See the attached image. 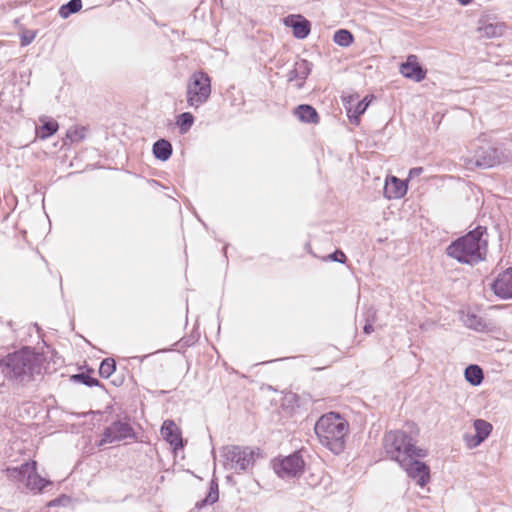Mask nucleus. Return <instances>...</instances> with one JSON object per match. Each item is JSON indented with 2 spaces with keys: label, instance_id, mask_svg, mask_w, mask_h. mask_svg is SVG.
I'll use <instances>...</instances> for the list:
<instances>
[{
  "label": "nucleus",
  "instance_id": "1",
  "mask_svg": "<svg viewBox=\"0 0 512 512\" xmlns=\"http://www.w3.org/2000/svg\"><path fill=\"white\" fill-rule=\"evenodd\" d=\"M42 358L30 347H24L0 360L3 375L19 384H27L40 375Z\"/></svg>",
  "mask_w": 512,
  "mask_h": 512
},
{
  "label": "nucleus",
  "instance_id": "2",
  "mask_svg": "<svg viewBox=\"0 0 512 512\" xmlns=\"http://www.w3.org/2000/svg\"><path fill=\"white\" fill-rule=\"evenodd\" d=\"M487 229L484 226H477L466 235L453 241L446 249L449 257L460 263L473 265L484 260L488 240L484 238Z\"/></svg>",
  "mask_w": 512,
  "mask_h": 512
},
{
  "label": "nucleus",
  "instance_id": "3",
  "mask_svg": "<svg viewBox=\"0 0 512 512\" xmlns=\"http://www.w3.org/2000/svg\"><path fill=\"white\" fill-rule=\"evenodd\" d=\"M348 430V422L336 412L322 415L314 425L319 442L336 455L345 449Z\"/></svg>",
  "mask_w": 512,
  "mask_h": 512
},
{
  "label": "nucleus",
  "instance_id": "4",
  "mask_svg": "<svg viewBox=\"0 0 512 512\" xmlns=\"http://www.w3.org/2000/svg\"><path fill=\"white\" fill-rule=\"evenodd\" d=\"M383 447L386 455L398 464L410 456H426L423 449L415 447L414 438L401 430L387 432L384 435Z\"/></svg>",
  "mask_w": 512,
  "mask_h": 512
},
{
  "label": "nucleus",
  "instance_id": "5",
  "mask_svg": "<svg viewBox=\"0 0 512 512\" xmlns=\"http://www.w3.org/2000/svg\"><path fill=\"white\" fill-rule=\"evenodd\" d=\"M221 455L224 458V468L237 473L247 471L255 462V450L247 446H224Z\"/></svg>",
  "mask_w": 512,
  "mask_h": 512
},
{
  "label": "nucleus",
  "instance_id": "6",
  "mask_svg": "<svg viewBox=\"0 0 512 512\" xmlns=\"http://www.w3.org/2000/svg\"><path fill=\"white\" fill-rule=\"evenodd\" d=\"M211 94V79L203 71L194 72L188 79L186 100L189 107L198 108Z\"/></svg>",
  "mask_w": 512,
  "mask_h": 512
},
{
  "label": "nucleus",
  "instance_id": "7",
  "mask_svg": "<svg viewBox=\"0 0 512 512\" xmlns=\"http://www.w3.org/2000/svg\"><path fill=\"white\" fill-rule=\"evenodd\" d=\"M8 476L11 479L25 483L26 487L34 492H41L49 481L39 476L36 472V462H25L18 467L8 468Z\"/></svg>",
  "mask_w": 512,
  "mask_h": 512
},
{
  "label": "nucleus",
  "instance_id": "8",
  "mask_svg": "<svg viewBox=\"0 0 512 512\" xmlns=\"http://www.w3.org/2000/svg\"><path fill=\"white\" fill-rule=\"evenodd\" d=\"M127 439L135 440L136 433L128 419L116 420L106 427L98 446L120 442Z\"/></svg>",
  "mask_w": 512,
  "mask_h": 512
},
{
  "label": "nucleus",
  "instance_id": "9",
  "mask_svg": "<svg viewBox=\"0 0 512 512\" xmlns=\"http://www.w3.org/2000/svg\"><path fill=\"white\" fill-rule=\"evenodd\" d=\"M464 162L467 167L472 166L487 169L495 166L500 162L498 150L488 144L478 147L473 157H465Z\"/></svg>",
  "mask_w": 512,
  "mask_h": 512
},
{
  "label": "nucleus",
  "instance_id": "10",
  "mask_svg": "<svg viewBox=\"0 0 512 512\" xmlns=\"http://www.w3.org/2000/svg\"><path fill=\"white\" fill-rule=\"evenodd\" d=\"M418 456H410L404 462L399 463L400 467L405 470L407 476L414 480L419 486L424 487L430 480L429 467L419 460Z\"/></svg>",
  "mask_w": 512,
  "mask_h": 512
},
{
  "label": "nucleus",
  "instance_id": "11",
  "mask_svg": "<svg viewBox=\"0 0 512 512\" xmlns=\"http://www.w3.org/2000/svg\"><path fill=\"white\" fill-rule=\"evenodd\" d=\"M304 468V461L299 453H293L274 463V471L281 478L298 476Z\"/></svg>",
  "mask_w": 512,
  "mask_h": 512
},
{
  "label": "nucleus",
  "instance_id": "12",
  "mask_svg": "<svg viewBox=\"0 0 512 512\" xmlns=\"http://www.w3.org/2000/svg\"><path fill=\"white\" fill-rule=\"evenodd\" d=\"M400 73L408 79L416 82L422 81L426 77V71L418 62L416 55H409L400 66Z\"/></svg>",
  "mask_w": 512,
  "mask_h": 512
},
{
  "label": "nucleus",
  "instance_id": "13",
  "mask_svg": "<svg viewBox=\"0 0 512 512\" xmlns=\"http://www.w3.org/2000/svg\"><path fill=\"white\" fill-rule=\"evenodd\" d=\"M312 70V64L305 60L299 59L294 63L293 68L287 74V80L289 82L296 81L297 89H301L304 86V80L309 76Z\"/></svg>",
  "mask_w": 512,
  "mask_h": 512
},
{
  "label": "nucleus",
  "instance_id": "14",
  "mask_svg": "<svg viewBox=\"0 0 512 512\" xmlns=\"http://www.w3.org/2000/svg\"><path fill=\"white\" fill-rule=\"evenodd\" d=\"M492 290L500 298H512V268L499 274L492 283Z\"/></svg>",
  "mask_w": 512,
  "mask_h": 512
},
{
  "label": "nucleus",
  "instance_id": "15",
  "mask_svg": "<svg viewBox=\"0 0 512 512\" xmlns=\"http://www.w3.org/2000/svg\"><path fill=\"white\" fill-rule=\"evenodd\" d=\"M284 24L291 27L293 35L297 39H305L311 30L310 22L302 15H289L284 19Z\"/></svg>",
  "mask_w": 512,
  "mask_h": 512
},
{
  "label": "nucleus",
  "instance_id": "16",
  "mask_svg": "<svg viewBox=\"0 0 512 512\" xmlns=\"http://www.w3.org/2000/svg\"><path fill=\"white\" fill-rule=\"evenodd\" d=\"M161 435L174 449L182 448L183 441L177 425L172 420H166L161 427Z\"/></svg>",
  "mask_w": 512,
  "mask_h": 512
},
{
  "label": "nucleus",
  "instance_id": "17",
  "mask_svg": "<svg viewBox=\"0 0 512 512\" xmlns=\"http://www.w3.org/2000/svg\"><path fill=\"white\" fill-rule=\"evenodd\" d=\"M407 193V184L395 176H391L385 184L384 194L388 199H399Z\"/></svg>",
  "mask_w": 512,
  "mask_h": 512
},
{
  "label": "nucleus",
  "instance_id": "18",
  "mask_svg": "<svg viewBox=\"0 0 512 512\" xmlns=\"http://www.w3.org/2000/svg\"><path fill=\"white\" fill-rule=\"evenodd\" d=\"M294 116L303 123L317 124L319 115L314 107L308 104H301L293 111Z\"/></svg>",
  "mask_w": 512,
  "mask_h": 512
},
{
  "label": "nucleus",
  "instance_id": "19",
  "mask_svg": "<svg viewBox=\"0 0 512 512\" xmlns=\"http://www.w3.org/2000/svg\"><path fill=\"white\" fill-rule=\"evenodd\" d=\"M474 429L476 431V434L473 437V446H477L481 444L490 435L492 431V425L485 420L477 419L474 421Z\"/></svg>",
  "mask_w": 512,
  "mask_h": 512
},
{
  "label": "nucleus",
  "instance_id": "20",
  "mask_svg": "<svg viewBox=\"0 0 512 512\" xmlns=\"http://www.w3.org/2000/svg\"><path fill=\"white\" fill-rule=\"evenodd\" d=\"M172 145L166 139H159L153 144V154L161 161L168 160L172 155Z\"/></svg>",
  "mask_w": 512,
  "mask_h": 512
},
{
  "label": "nucleus",
  "instance_id": "21",
  "mask_svg": "<svg viewBox=\"0 0 512 512\" xmlns=\"http://www.w3.org/2000/svg\"><path fill=\"white\" fill-rule=\"evenodd\" d=\"M465 379L473 386H478L483 382L484 374L483 370L478 365H469L465 369Z\"/></svg>",
  "mask_w": 512,
  "mask_h": 512
},
{
  "label": "nucleus",
  "instance_id": "22",
  "mask_svg": "<svg viewBox=\"0 0 512 512\" xmlns=\"http://www.w3.org/2000/svg\"><path fill=\"white\" fill-rule=\"evenodd\" d=\"M369 104L370 101H368V98L365 97L363 100L359 101L354 108H352L351 106L348 107L347 114L350 121L354 124H358L360 121V116L365 113Z\"/></svg>",
  "mask_w": 512,
  "mask_h": 512
},
{
  "label": "nucleus",
  "instance_id": "23",
  "mask_svg": "<svg viewBox=\"0 0 512 512\" xmlns=\"http://www.w3.org/2000/svg\"><path fill=\"white\" fill-rule=\"evenodd\" d=\"M41 121L42 125L36 128L37 136L40 139H46L57 132L59 125L55 120L41 119Z\"/></svg>",
  "mask_w": 512,
  "mask_h": 512
},
{
  "label": "nucleus",
  "instance_id": "24",
  "mask_svg": "<svg viewBox=\"0 0 512 512\" xmlns=\"http://www.w3.org/2000/svg\"><path fill=\"white\" fill-rule=\"evenodd\" d=\"M82 8V0H70L59 8V16L63 19L68 18L70 15L77 13Z\"/></svg>",
  "mask_w": 512,
  "mask_h": 512
},
{
  "label": "nucleus",
  "instance_id": "25",
  "mask_svg": "<svg viewBox=\"0 0 512 512\" xmlns=\"http://www.w3.org/2000/svg\"><path fill=\"white\" fill-rule=\"evenodd\" d=\"M218 499H219L218 484L215 480H212L210 482V488H209L208 494L200 503H197V506L203 507L205 505H212L215 502H217Z\"/></svg>",
  "mask_w": 512,
  "mask_h": 512
},
{
  "label": "nucleus",
  "instance_id": "26",
  "mask_svg": "<svg viewBox=\"0 0 512 512\" xmlns=\"http://www.w3.org/2000/svg\"><path fill=\"white\" fill-rule=\"evenodd\" d=\"M333 40L339 46L348 47L352 44L354 38L350 31L346 29H340L335 32Z\"/></svg>",
  "mask_w": 512,
  "mask_h": 512
},
{
  "label": "nucleus",
  "instance_id": "27",
  "mask_svg": "<svg viewBox=\"0 0 512 512\" xmlns=\"http://www.w3.org/2000/svg\"><path fill=\"white\" fill-rule=\"evenodd\" d=\"M115 370H116L115 360L113 358H106L100 364L99 375L102 378L107 379L114 373Z\"/></svg>",
  "mask_w": 512,
  "mask_h": 512
},
{
  "label": "nucleus",
  "instance_id": "28",
  "mask_svg": "<svg viewBox=\"0 0 512 512\" xmlns=\"http://www.w3.org/2000/svg\"><path fill=\"white\" fill-rule=\"evenodd\" d=\"M194 122V117L189 112H184L178 116L177 124L180 127L181 132H186Z\"/></svg>",
  "mask_w": 512,
  "mask_h": 512
},
{
  "label": "nucleus",
  "instance_id": "29",
  "mask_svg": "<svg viewBox=\"0 0 512 512\" xmlns=\"http://www.w3.org/2000/svg\"><path fill=\"white\" fill-rule=\"evenodd\" d=\"M73 379L88 387L100 386V382L98 379L93 378L85 373L76 374L73 376Z\"/></svg>",
  "mask_w": 512,
  "mask_h": 512
},
{
  "label": "nucleus",
  "instance_id": "30",
  "mask_svg": "<svg viewBox=\"0 0 512 512\" xmlns=\"http://www.w3.org/2000/svg\"><path fill=\"white\" fill-rule=\"evenodd\" d=\"M464 323L467 327L475 330H479L483 327L482 319L475 314H467Z\"/></svg>",
  "mask_w": 512,
  "mask_h": 512
},
{
  "label": "nucleus",
  "instance_id": "31",
  "mask_svg": "<svg viewBox=\"0 0 512 512\" xmlns=\"http://www.w3.org/2000/svg\"><path fill=\"white\" fill-rule=\"evenodd\" d=\"M67 138H69L72 142L80 141L85 137V129L84 128H75L70 129L67 132Z\"/></svg>",
  "mask_w": 512,
  "mask_h": 512
},
{
  "label": "nucleus",
  "instance_id": "32",
  "mask_svg": "<svg viewBox=\"0 0 512 512\" xmlns=\"http://www.w3.org/2000/svg\"><path fill=\"white\" fill-rule=\"evenodd\" d=\"M326 259L333 262L345 263L346 255L341 250H336L329 254Z\"/></svg>",
  "mask_w": 512,
  "mask_h": 512
},
{
  "label": "nucleus",
  "instance_id": "33",
  "mask_svg": "<svg viewBox=\"0 0 512 512\" xmlns=\"http://www.w3.org/2000/svg\"><path fill=\"white\" fill-rule=\"evenodd\" d=\"M36 37V33L35 32H26L24 34L21 35V46H27L29 45L30 43L33 42V40L35 39Z\"/></svg>",
  "mask_w": 512,
  "mask_h": 512
},
{
  "label": "nucleus",
  "instance_id": "34",
  "mask_svg": "<svg viewBox=\"0 0 512 512\" xmlns=\"http://www.w3.org/2000/svg\"><path fill=\"white\" fill-rule=\"evenodd\" d=\"M423 168L422 167H414L412 169H410L409 171V179H413V178H416V177H419L422 173H423Z\"/></svg>",
  "mask_w": 512,
  "mask_h": 512
},
{
  "label": "nucleus",
  "instance_id": "35",
  "mask_svg": "<svg viewBox=\"0 0 512 512\" xmlns=\"http://www.w3.org/2000/svg\"><path fill=\"white\" fill-rule=\"evenodd\" d=\"M363 330L366 334H370L373 331V325L371 323H366Z\"/></svg>",
  "mask_w": 512,
  "mask_h": 512
},
{
  "label": "nucleus",
  "instance_id": "36",
  "mask_svg": "<svg viewBox=\"0 0 512 512\" xmlns=\"http://www.w3.org/2000/svg\"><path fill=\"white\" fill-rule=\"evenodd\" d=\"M495 28L492 26V25H489V26H486L485 27V32L487 35H495Z\"/></svg>",
  "mask_w": 512,
  "mask_h": 512
},
{
  "label": "nucleus",
  "instance_id": "37",
  "mask_svg": "<svg viewBox=\"0 0 512 512\" xmlns=\"http://www.w3.org/2000/svg\"><path fill=\"white\" fill-rule=\"evenodd\" d=\"M460 4L462 5H467L469 4L472 0H457Z\"/></svg>",
  "mask_w": 512,
  "mask_h": 512
}]
</instances>
